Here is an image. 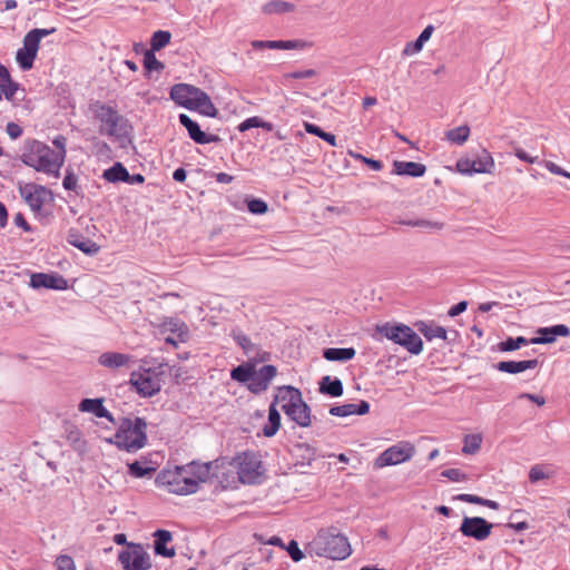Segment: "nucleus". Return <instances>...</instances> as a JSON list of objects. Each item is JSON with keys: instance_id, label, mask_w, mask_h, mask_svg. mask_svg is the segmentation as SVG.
Returning <instances> with one entry per match:
<instances>
[{"instance_id": "nucleus-11", "label": "nucleus", "mask_w": 570, "mask_h": 570, "mask_svg": "<svg viewBox=\"0 0 570 570\" xmlns=\"http://www.w3.org/2000/svg\"><path fill=\"white\" fill-rule=\"evenodd\" d=\"M492 528L493 524L482 517H464L459 531L466 538L483 541L490 537Z\"/></svg>"}, {"instance_id": "nucleus-6", "label": "nucleus", "mask_w": 570, "mask_h": 570, "mask_svg": "<svg viewBox=\"0 0 570 570\" xmlns=\"http://www.w3.org/2000/svg\"><path fill=\"white\" fill-rule=\"evenodd\" d=\"M181 465H175L174 469H163L156 476V484L164 487L168 492L177 495H188L196 493V482L186 479Z\"/></svg>"}, {"instance_id": "nucleus-16", "label": "nucleus", "mask_w": 570, "mask_h": 570, "mask_svg": "<svg viewBox=\"0 0 570 570\" xmlns=\"http://www.w3.org/2000/svg\"><path fill=\"white\" fill-rule=\"evenodd\" d=\"M277 375V367L272 364L262 366L258 371L254 366V375L252 383L247 384V389L253 394H261L266 391L272 380Z\"/></svg>"}, {"instance_id": "nucleus-25", "label": "nucleus", "mask_w": 570, "mask_h": 570, "mask_svg": "<svg viewBox=\"0 0 570 570\" xmlns=\"http://www.w3.org/2000/svg\"><path fill=\"white\" fill-rule=\"evenodd\" d=\"M539 365L537 358L524 360V361H500L494 367L503 373L518 374L527 370L535 368Z\"/></svg>"}, {"instance_id": "nucleus-20", "label": "nucleus", "mask_w": 570, "mask_h": 570, "mask_svg": "<svg viewBox=\"0 0 570 570\" xmlns=\"http://www.w3.org/2000/svg\"><path fill=\"white\" fill-rule=\"evenodd\" d=\"M538 336L531 338V344H551L559 336L567 337L570 335V328L564 324H557L548 327H539Z\"/></svg>"}, {"instance_id": "nucleus-22", "label": "nucleus", "mask_w": 570, "mask_h": 570, "mask_svg": "<svg viewBox=\"0 0 570 570\" xmlns=\"http://www.w3.org/2000/svg\"><path fill=\"white\" fill-rule=\"evenodd\" d=\"M80 412L92 413L96 417L107 419L112 424H116L112 414L104 406V399H82L78 404Z\"/></svg>"}, {"instance_id": "nucleus-51", "label": "nucleus", "mask_w": 570, "mask_h": 570, "mask_svg": "<svg viewBox=\"0 0 570 570\" xmlns=\"http://www.w3.org/2000/svg\"><path fill=\"white\" fill-rule=\"evenodd\" d=\"M247 209L254 215H263L267 213L268 205L261 198H250L247 200Z\"/></svg>"}, {"instance_id": "nucleus-47", "label": "nucleus", "mask_w": 570, "mask_h": 570, "mask_svg": "<svg viewBox=\"0 0 570 570\" xmlns=\"http://www.w3.org/2000/svg\"><path fill=\"white\" fill-rule=\"evenodd\" d=\"M462 452L464 454H475L482 444L481 434H466L463 440Z\"/></svg>"}, {"instance_id": "nucleus-55", "label": "nucleus", "mask_w": 570, "mask_h": 570, "mask_svg": "<svg viewBox=\"0 0 570 570\" xmlns=\"http://www.w3.org/2000/svg\"><path fill=\"white\" fill-rule=\"evenodd\" d=\"M317 76V71L315 69H304V70H295L292 72H287L284 75L286 80L288 79H308Z\"/></svg>"}, {"instance_id": "nucleus-26", "label": "nucleus", "mask_w": 570, "mask_h": 570, "mask_svg": "<svg viewBox=\"0 0 570 570\" xmlns=\"http://www.w3.org/2000/svg\"><path fill=\"white\" fill-rule=\"evenodd\" d=\"M191 111H198L203 116L216 118L219 115L218 109L215 107L210 97L204 91L199 90L197 96L194 98V104L190 108Z\"/></svg>"}, {"instance_id": "nucleus-33", "label": "nucleus", "mask_w": 570, "mask_h": 570, "mask_svg": "<svg viewBox=\"0 0 570 570\" xmlns=\"http://www.w3.org/2000/svg\"><path fill=\"white\" fill-rule=\"evenodd\" d=\"M433 31L434 27L432 24L426 26L414 41L407 42L405 45L403 55L411 56L420 52L424 43L431 38Z\"/></svg>"}, {"instance_id": "nucleus-43", "label": "nucleus", "mask_w": 570, "mask_h": 570, "mask_svg": "<svg viewBox=\"0 0 570 570\" xmlns=\"http://www.w3.org/2000/svg\"><path fill=\"white\" fill-rule=\"evenodd\" d=\"M144 69L145 75L149 76L153 71H163L165 65L156 58L155 51L147 49L144 53Z\"/></svg>"}, {"instance_id": "nucleus-3", "label": "nucleus", "mask_w": 570, "mask_h": 570, "mask_svg": "<svg viewBox=\"0 0 570 570\" xmlns=\"http://www.w3.org/2000/svg\"><path fill=\"white\" fill-rule=\"evenodd\" d=\"M21 161L37 171L58 176L63 163V156L58 159L56 151L48 145L36 139H28L24 142Z\"/></svg>"}, {"instance_id": "nucleus-42", "label": "nucleus", "mask_w": 570, "mask_h": 570, "mask_svg": "<svg viewBox=\"0 0 570 570\" xmlns=\"http://www.w3.org/2000/svg\"><path fill=\"white\" fill-rule=\"evenodd\" d=\"M37 52L26 49L23 47L18 49L16 59L21 70H30L33 67V62L37 58Z\"/></svg>"}, {"instance_id": "nucleus-36", "label": "nucleus", "mask_w": 570, "mask_h": 570, "mask_svg": "<svg viewBox=\"0 0 570 570\" xmlns=\"http://www.w3.org/2000/svg\"><path fill=\"white\" fill-rule=\"evenodd\" d=\"M309 47H312V42L302 39L268 41V49L302 50Z\"/></svg>"}, {"instance_id": "nucleus-8", "label": "nucleus", "mask_w": 570, "mask_h": 570, "mask_svg": "<svg viewBox=\"0 0 570 570\" xmlns=\"http://www.w3.org/2000/svg\"><path fill=\"white\" fill-rule=\"evenodd\" d=\"M415 454V448L407 441H401L383 451L374 461V468L382 469L406 462Z\"/></svg>"}, {"instance_id": "nucleus-19", "label": "nucleus", "mask_w": 570, "mask_h": 570, "mask_svg": "<svg viewBox=\"0 0 570 570\" xmlns=\"http://www.w3.org/2000/svg\"><path fill=\"white\" fill-rule=\"evenodd\" d=\"M289 453L295 461L296 466H311L317 458V449L305 442H297L292 445Z\"/></svg>"}, {"instance_id": "nucleus-24", "label": "nucleus", "mask_w": 570, "mask_h": 570, "mask_svg": "<svg viewBox=\"0 0 570 570\" xmlns=\"http://www.w3.org/2000/svg\"><path fill=\"white\" fill-rule=\"evenodd\" d=\"M370 412V403L361 400L358 403H347L343 405H335L330 409V414L333 416L345 417L348 415H364Z\"/></svg>"}, {"instance_id": "nucleus-54", "label": "nucleus", "mask_w": 570, "mask_h": 570, "mask_svg": "<svg viewBox=\"0 0 570 570\" xmlns=\"http://www.w3.org/2000/svg\"><path fill=\"white\" fill-rule=\"evenodd\" d=\"M62 186L67 190H72L79 195L78 178L72 170H67V174L62 180Z\"/></svg>"}, {"instance_id": "nucleus-2", "label": "nucleus", "mask_w": 570, "mask_h": 570, "mask_svg": "<svg viewBox=\"0 0 570 570\" xmlns=\"http://www.w3.org/2000/svg\"><path fill=\"white\" fill-rule=\"evenodd\" d=\"M90 111L94 119L100 122L99 134L115 137L119 141L131 134L132 126L129 124V120L120 115L115 107L96 100L90 104Z\"/></svg>"}, {"instance_id": "nucleus-10", "label": "nucleus", "mask_w": 570, "mask_h": 570, "mask_svg": "<svg viewBox=\"0 0 570 570\" xmlns=\"http://www.w3.org/2000/svg\"><path fill=\"white\" fill-rule=\"evenodd\" d=\"M129 382L141 397H151L161 389L160 381L153 375L150 368L132 372Z\"/></svg>"}, {"instance_id": "nucleus-64", "label": "nucleus", "mask_w": 570, "mask_h": 570, "mask_svg": "<svg viewBox=\"0 0 570 570\" xmlns=\"http://www.w3.org/2000/svg\"><path fill=\"white\" fill-rule=\"evenodd\" d=\"M546 168L552 173V174H556V175H559V176H563L566 178H569L570 179V173L566 171L564 169H562L561 167H559L557 164H554L553 161H546L544 164Z\"/></svg>"}, {"instance_id": "nucleus-17", "label": "nucleus", "mask_w": 570, "mask_h": 570, "mask_svg": "<svg viewBox=\"0 0 570 570\" xmlns=\"http://www.w3.org/2000/svg\"><path fill=\"white\" fill-rule=\"evenodd\" d=\"M179 124L186 128L188 136L191 140H194L196 144L205 145L210 142H218L220 141L219 136L213 135V134H206L200 129V126L197 121L193 120L188 115L180 114L179 117Z\"/></svg>"}, {"instance_id": "nucleus-40", "label": "nucleus", "mask_w": 570, "mask_h": 570, "mask_svg": "<svg viewBox=\"0 0 570 570\" xmlns=\"http://www.w3.org/2000/svg\"><path fill=\"white\" fill-rule=\"evenodd\" d=\"M476 169L475 174H490L494 168V160L491 154L483 149L481 155L476 159L472 160Z\"/></svg>"}, {"instance_id": "nucleus-32", "label": "nucleus", "mask_w": 570, "mask_h": 570, "mask_svg": "<svg viewBox=\"0 0 570 570\" xmlns=\"http://www.w3.org/2000/svg\"><path fill=\"white\" fill-rule=\"evenodd\" d=\"M354 347H328L323 351V357L330 362H347L354 358Z\"/></svg>"}, {"instance_id": "nucleus-21", "label": "nucleus", "mask_w": 570, "mask_h": 570, "mask_svg": "<svg viewBox=\"0 0 570 570\" xmlns=\"http://www.w3.org/2000/svg\"><path fill=\"white\" fill-rule=\"evenodd\" d=\"M67 242L87 255H96L100 250L96 242L85 237L77 228L68 230Z\"/></svg>"}, {"instance_id": "nucleus-14", "label": "nucleus", "mask_w": 570, "mask_h": 570, "mask_svg": "<svg viewBox=\"0 0 570 570\" xmlns=\"http://www.w3.org/2000/svg\"><path fill=\"white\" fill-rule=\"evenodd\" d=\"M217 461L202 463L199 461H191L179 469L186 479L196 482V492L199 490V485L205 483L210 478V471Z\"/></svg>"}, {"instance_id": "nucleus-61", "label": "nucleus", "mask_w": 570, "mask_h": 570, "mask_svg": "<svg viewBox=\"0 0 570 570\" xmlns=\"http://www.w3.org/2000/svg\"><path fill=\"white\" fill-rule=\"evenodd\" d=\"M252 355L253 356L250 357L249 362L254 363L255 365L256 363L266 362L271 360V353L266 351H261L258 347L256 351H254Z\"/></svg>"}, {"instance_id": "nucleus-27", "label": "nucleus", "mask_w": 570, "mask_h": 570, "mask_svg": "<svg viewBox=\"0 0 570 570\" xmlns=\"http://www.w3.org/2000/svg\"><path fill=\"white\" fill-rule=\"evenodd\" d=\"M426 166L421 163L394 160L392 174L399 176L422 177Z\"/></svg>"}, {"instance_id": "nucleus-38", "label": "nucleus", "mask_w": 570, "mask_h": 570, "mask_svg": "<svg viewBox=\"0 0 570 570\" xmlns=\"http://www.w3.org/2000/svg\"><path fill=\"white\" fill-rule=\"evenodd\" d=\"M254 375V363L247 362L243 363L230 371L232 380L239 383H252V377Z\"/></svg>"}, {"instance_id": "nucleus-59", "label": "nucleus", "mask_w": 570, "mask_h": 570, "mask_svg": "<svg viewBox=\"0 0 570 570\" xmlns=\"http://www.w3.org/2000/svg\"><path fill=\"white\" fill-rule=\"evenodd\" d=\"M547 478H549V475L544 473L543 469L540 465H534L530 469L529 480L531 483H537Z\"/></svg>"}, {"instance_id": "nucleus-28", "label": "nucleus", "mask_w": 570, "mask_h": 570, "mask_svg": "<svg viewBox=\"0 0 570 570\" xmlns=\"http://www.w3.org/2000/svg\"><path fill=\"white\" fill-rule=\"evenodd\" d=\"M151 463V460L148 456H141L140 460L128 463V473L129 475L141 479L146 476H151L156 471V466L148 465Z\"/></svg>"}, {"instance_id": "nucleus-46", "label": "nucleus", "mask_w": 570, "mask_h": 570, "mask_svg": "<svg viewBox=\"0 0 570 570\" xmlns=\"http://www.w3.org/2000/svg\"><path fill=\"white\" fill-rule=\"evenodd\" d=\"M171 39V33L165 30H158L153 33L150 39V49L153 51H159L165 48Z\"/></svg>"}, {"instance_id": "nucleus-7", "label": "nucleus", "mask_w": 570, "mask_h": 570, "mask_svg": "<svg viewBox=\"0 0 570 570\" xmlns=\"http://www.w3.org/2000/svg\"><path fill=\"white\" fill-rule=\"evenodd\" d=\"M236 463L238 479L245 484H255L262 475V461L250 451L237 454L234 458Z\"/></svg>"}, {"instance_id": "nucleus-58", "label": "nucleus", "mask_w": 570, "mask_h": 570, "mask_svg": "<svg viewBox=\"0 0 570 570\" xmlns=\"http://www.w3.org/2000/svg\"><path fill=\"white\" fill-rule=\"evenodd\" d=\"M57 570H76L73 559L67 554H60L56 560Z\"/></svg>"}, {"instance_id": "nucleus-62", "label": "nucleus", "mask_w": 570, "mask_h": 570, "mask_svg": "<svg viewBox=\"0 0 570 570\" xmlns=\"http://www.w3.org/2000/svg\"><path fill=\"white\" fill-rule=\"evenodd\" d=\"M453 500L472 503V504H480L481 497L475 494H468V493H461L453 497Z\"/></svg>"}, {"instance_id": "nucleus-57", "label": "nucleus", "mask_w": 570, "mask_h": 570, "mask_svg": "<svg viewBox=\"0 0 570 570\" xmlns=\"http://www.w3.org/2000/svg\"><path fill=\"white\" fill-rule=\"evenodd\" d=\"M284 548L286 549L293 561L298 562L304 558V553L299 549L297 541L291 540L288 544Z\"/></svg>"}, {"instance_id": "nucleus-1", "label": "nucleus", "mask_w": 570, "mask_h": 570, "mask_svg": "<svg viewBox=\"0 0 570 570\" xmlns=\"http://www.w3.org/2000/svg\"><path fill=\"white\" fill-rule=\"evenodd\" d=\"M115 425H118V428L115 435L108 439V442L119 450L135 453L147 445V422L144 417L124 416Z\"/></svg>"}, {"instance_id": "nucleus-49", "label": "nucleus", "mask_w": 570, "mask_h": 570, "mask_svg": "<svg viewBox=\"0 0 570 570\" xmlns=\"http://www.w3.org/2000/svg\"><path fill=\"white\" fill-rule=\"evenodd\" d=\"M166 330L170 331L171 333H177L178 337L181 342H185L188 337V328L185 325V323L180 322L177 318H169L167 322L164 323Z\"/></svg>"}, {"instance_id": "nucleus-53", "label": "nucleus", "mask_w": 570, "mask_h": 570, "mask_svg": "<svg viewBox=\"0 0 570 570\" xmlns=\"http://www.w3.org/2000/svg\"><path fill=\"white\" fill-rule=\"evenodd\" d=\"M441 476L446 478L453 482H462L468 480V475L456 468L443 470L441 472Z\"/></svg>"}, {"instance_id": "nucleus-29", "label": "nucleus", "mask_w": 570, "mask_h": 570, "mask_svg": "<svg viewBox=\"0 0 570 570\" xmlns=\"http://www.w3.org/2000/svg\"><path fill=\"white\" fill-rule=\"evenodd\" d=\"M130 360L131 356L128 354L118 352H106L99 356L98 363L105 367L118 368L121 366H127Z\"/></svg>"}, {"instance_id": "nucleus-45", "label": "nucleus", "mask_w": 570, "mask_h": 570, "mask_svg": "<svg viewBox=\"0 0 570 570\" xmlns=\"http://www.w3.org/2000/svg\"><path fill=\"white\" fill-rule=\"evenodd\" d=\"M234 341L237 343L238 346L242 347L244 353L248 356H252L254 351L257 350V345L254 344L250 338L244 334L242 331H233L232 334Z\"/></svg>"}, {"instance_id": "nucleus-39", "label": "nucleus", "mask_w": 570, "mask_h": 570, "mask_svg": "<svg viewBox=\"0 0 570 570\" xmlns=\"http://www.w3.org/2000/svg\"><path fill=\"white\" fill-rule=\"evenodd\" d=\"M287 416L302 428H307L312 423L311 409L304 400H302L299 407H295L294 413Z\"/></svg>"}, {"instance_id": "nucleus-9", "label": "nucleus", "mask_w": 570, "mask_h": 570, "mask_svg": "<svg viewBox=\"0 0 570 570\" xmlns=\"http://www.w3.org/2000/svg\"><path fill=\"white\" fill-rule=\"evenodd\" d=\"M118 561L124 570H148L151 568L150 556L140 543L129 542L128 549L119 552Z\"/></svg>"}, {"instance_id": "nucleus-30", "label": "nucleus", "mask_w": 570, "mask_h": 570, "mask_svg": "<svg viewBox=\"0 0 570 570\" xmlns=\"http://www.w3.org/2000/svg\"><path fill=\"white\" fill-rule=\"evenodd\" d=\"M414 325L428 341H432L433 338L448 340L446 330L442 326L424 321H419Z\"/></svg>"}, {"instance_id": "nucleus-5", "label": "nucleus", "mask_w": 570, "mask_h": 570, "mask_svg": "<svg viewBox=\"0 0 570 570\" xmlns=\"http://www.w3.org/2000/svg\"><path fill=\"white\" fill-rule=\"evenodd\" d=\"M377 332L406 348L411 354L417 355L423 351V342L421 337L410 326L399 323H385L377 326Z\"/></svg>"}, {"instance_id": "nucleus-50", "label": "nucleus", "mask_w": 570, "mask_h": 570, "mask_svg": "<svg viewBox=\"0 0 570 570\" xmlns=\"http://www.w3.org/2000/svg\"><path fill=\"white\" fill-rule=\"evenodd\" d=\"M402 224L412 226V227L431 228V229H436V230H441L444 227L443 223L431 222V220H426V219L403 220Z\"/></svg>"}, {"instance_id": "nucleus-63", "label": "nucleus", "mask_w": 570, "mask_h": 570, "mask_svg": "<svg viewBox=\"0 0 570 570\" xmlns=\"http://www.w3.org/2000/svg\"><path fill=\"white\" fill-rule=\"evenodd\" d=\"M6 131L11 139H17L22 135V128L16 122H8Z\"/></svg>"}, {"instance_id": "nucleus-56", "label": "nucleus", "mask_w": 570, "mask_h": 570, "mask_svg": "<svg viewBox=\"0 0 570 570\" xmlns=\"http://www.w3.org/2000/svg\"><path fill=\"white\" fill-rule=\"evenodd\" d=\"M456 170L463 175H471L476 171L474 163L469 158H461L456 161Z\"/></svg>"}, {"instance_id": "nucleus-48", "label": "nucleus", "mask_w": 570, "mask_h": 570, "mask_svg": "<svg viewBox=\"0 0 570 570\" xmlns=\"http://www.w3.org/2000/svg\"><path fill=\"white\" fill-rule=\"evenodd\" d=\"M470 136V128L468 126H460L453 129H450L446 132V138L454 144L462 145L468 140Z\"/></svg>"}, {"instance_id": "nucleus-23", "label": "nucleus", "mask_w": 570, "mask_h": 570, "mask_svg": "<svg viewBox=\"0 0 570 570\" xmlns=\"http://www.w3.org/2000/svg\"><path fill=\"white\" fill-rule=\"evenodd\" d=\"M153 537L154 541V551L155 554L161 556L165 558H173L176 556V551L174 548H167V543L173 540V534L170 531L165 529H157Z\"/></svg>"}, {"instance_id": "nucleus-4", "label": "nucleus", "mask_w": 570, "mask_h": 570, "mask_svg": "<svg viewBox=\"0 0 570 570\" xmlns=\"http://www.w3.org/2000/svg\"><path fill=\"white\" fill-rule=\"evenodd\" d=\"M316 556L333 560H344L352 553L348 539L337 528L321 529L311 542Z\"/></svg>"}, {"instance_id": "nucleus-44", "label": "nucleus", "mask_w": 570, "mask_h": 570, "mask_svg": "<svg viewBox=\"0 0 570 570\" xmlns=\"http://www.w3.org/2000/svg\"><path fill=\"white\" fill-rule=\"evenodd\" d=\"M295 6L283 0H272L263 6V12L267 14L284 13L293 11Z\"/></svg>"}, {"instance_id": "nucleus-31", "label": "nucleus", "mask_w": 570, "mask_h": 570, "mask_svg": "<svg viewBox=\"0 0 570 570\" xmlns=\"http://www.w3.org/2000/svg\"><path fill=\"white\" fill-rule=\"evenodd\" d=\"M318 391L332 397H340L343 395L344 389L343 383L340 379H332L330 375L323 376L320 381Z\"/></svg>"}, {"instance_id": "nucleus-34", "label": "nucleus", "mask_w": 570, "mask_h": 570, "mask_svg": "<svg viewBox=\"0 0 570 570\" xmlns=\"http://www.w3.org/2000/svg\"><path fill=\"white\" fill-rule=\"evenodd\" d=\"M108 183H125L128 179V170L122 163L116 161L111 167L104 170L101 176Z\"/></svg>"}, {"instance_id": "nucleus-52", "label": "nucleus", "mask_w": 570, "mask_h": 570, "mask_svg": "<svg viewBox=\"0 0 570 570\" xmlns=\"http://www.w3.org/2000/svg\"><path fill=\"white\" fill-rule=\"evenodd\" d=\"M40 39L33 32V30H30L23 38V48L32 50L38 53L39 47H40Z\"/></svg>"}, {"instance_id": "nucleus-15", "label": "nucleus", "mask_w": 570, "mask_h": 570, "mask_svg": "<svg viewBox=\"0 0 570 570\" xmlns=\"http://www.w3.org/2000/svg\"><path fill=\"white\" fill-rule=\"evenodd\" d=\"M32 288H47L65 291L68 288V281L58 273H33L30 277Z\"/></svg>"}, {"instance_id": "nucleus-12", "label": "nucleus", "mask_w": 570, "mask_h": 570, "mask_svg": "<svg viewBox=\"0 0 570 570\" xmlns=\"http://www.w3.org/2000/svg\"><path fill=\"white\" fill-rule=\"evenodd\" d=\"M302 400L303 396L299 389L292 385H284L277 389V394L275 395L272 404H275L276 406L278 403H282V410L285 415H291L294 413L295 407H299Z\"/></svg>"}, {"instance_id": "nucleus-37", "label": "nucleus", "mask_w": 570, "mask_h": 570, "mask_svg": "<svg viewBox=\"0 0 570 570\" xmlns=\"http://www.w3.org/2000/svg\"><path fill=\"white\" fill-rule=\"evenodd\" d=\"M281 428V414L276 409L275 404L269 405L268 409V421L263 428V434L266 438L274 436Z\"/></svg>"}, {"instance_id": "nucleus-18", "label": "nucleus", "mask_w": 570, "mask_h": 570, "mask_svg": "<svg viewBox=\"0 0 570 570\" xmlns=\"http://www.w3.org/2000/svg\"><path fill=\"white\" fill-rule=\"evenodd\" d=\"M200 88L188 83H176L170 88V98L177 105L190 110Z\"/></svg>"}, {"instance_id": "nucleus-60", "label": "nucleus", "mask_w": 570, "mask_h": 570, "mask_svg": "<svg viewBox=\"0 0 570 570\" xmlns=\"http://www.w3.org/2000/svg\"><path fill=\"white\" fill-rule=\"evenodd\" d=\"M258 124H259V117H257V116L249 117L238 125V130L240 132H244L252 128H258Z\"/></svg>"}, {"instance_id": "nucleus-35", "label": "nucleus", "mask_w": 570, "mask_h": 570, "mask_svg": "<svg viewBox=\"0 0 570 570\" xmlns=\"http://www.w3.org/2000/svg\"><path fill=\"white\" fill-rule=\"evenodd\" d=\"M0 87L6 90V99L11 101L19 89V83L13 81L8 68L0 63Z\"/></svg>"}, {"instance_id": "nucleus-41", "label": "nucleus", "mask_w": 570, "mask_h": 570, "mask_svg": "<svg viewBox=\"0 0 570 570\" xmlns=\"http://www.w3.org/2000/svg\"><path fill=\"white\" fill-rule=\"evenodd\" d=\"M531 344V338H527L524 336H517V337H508L504 341H501L498 344V350L500 352H513L515 350H519L522 346H527Z\"/></svg>"}, {"instance_id": "nucleus-13", "label": "nucleus", "mask_w": 570, "mask_h": 570, "mask_svg": "<svg viewBox=\"0 0 570 570\" xmlns=\"http://www.w3.org/2000/svg\"><path fill=\"white\" fill-rule=\"evenodd\" d=\"M19 193L24 202L29 205L30 209L35 213H39L41 210L45 203V196L51 195L50 189L35 183L20 186Z\"/></svg>"}]
</instances>
